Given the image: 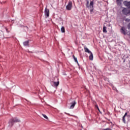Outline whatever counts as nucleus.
Wrapping results in <instances>:
<instances>
[{
  "mask_svg": "<svg viewBox=\"0 0 130 130\" xmlns=\"http://www.w3.org/2000/svg\"><path fill=\"white\" fill-rule=\"evenodd\" d=\"M21 121L17 118H12L9 121V124L10 127H12L14 125V123L15 122H20Z\"/></svg>",
  "mask_w": 130,
  "mask_h": 130,
  "instance_id": "f257e3e1",
  "label": "nucleus"
},
{
  "mask_svg": "<svg viewBox=\"0 0 130 130\" xmlns=\"http://www.w3.org/2000/svg\"><path fill=\"white\" fill-rule=\"evenodd\" d=\"M73 8V2L72 1H69L68 4L66 6V10L67 11H71Z\"/></svg>",
  "mask_w": 130,
  "mask_h": 130,
  "instance_id": "f03ea898",
  "label": "nucleus"
},
{
  "mask_svg": "<svg viewBox=\"0 0 130 130\" xmlns=\"http://www.w3.org/2000/svg\"><path fill=\"white\" fill-rule=\"evenodd\" d=\"M94 1H91L89 4V8H90V13L92 14L93 13V11L94 10Z\"/></svg>",
  "mask_w": 130,
  "mask_h": 130,
  "instance_id": "7ed1b4c3",
  "label": "nucleus"
},
{
  "mask_svg": "<svg viewBox=\"0 0 130 130\" xmlns=\"http://www.w3.org/2000/svg\"><path fill=\"white\" fill-rule=\"evenodd\" d=\"M122 13L123 14V15H128V14H130V10H128L126 8H124L122 10Z\"/></svg>",
  "mask_w": 130,
  "mask_h": 130,
  "instance_id": "20e7f679",
  "label": "nucleus"
},
{
  "mask_svg": "<svg viewBox=\"0 0 130 130\" xmlns=\"http://www.w3.org/2000/svg\"><path fill=\"white\" fill-rule=\"evenodd\" d=\"M45 16L46 18H48L49 17V9L46 8L45 9Z\"/></svg>",
  "mask_w": 130,
  "mask_h": 130,
  "instance_id": "39448f33",
  "label": "nucleus"
},
{
  "mask_svg": "<svg viewBox=\"0 0 130 130\" xmlns=\"http://www.w3.org/2000/svg\"><path fill=\"white\" fill-rule=\"evenodd\" d=\"M70 104L71 106L70 108V109H73L75 107V106L77 104V102L76 101H74L72 102Z\"/></svg>",
  "mask_w": 130,
  "mask_h": 130,
  "instance_id": "423d86ee",
  "label": "nucleus"
},
{
  "mask_svg": "<svg viewBox=\"0 0 130 130\" xmlns=\"http://www.w3.org/2000/svg\"><path fill=\"white\" fill-rule=\"evenodd\" d=\"M124 5L128 7V9H130V2L124 1Z\"/></svg>",
  "mask_w": 130,
  "mask_h": 130,
  "instance_id": "0eeeda50",
  "label": "nucleus"
},
{
  "mask_svg": "<svg viewBox=\"0 0 130 130\" xmlns=\"http://www.w3.org/2000/svg\"><path fill=\"white\" fill-rule=\"evenodd\" d=\"M121 33L124 35H126V32L125 31V28L124 27H122L121 28Z\"/></svg>",
  "mask_w": 130,
  "mask_h": 130,
  "instance_id": "6e6552de",
  "label": "nucleus"
},
{
  "mask_svg": "<svg viewBox=\"0 0 130 130\" xmlns=\"http://www.w3.org/2000/svg\"><path fill=\"white\" fill-rule=\"evenodd\" d=\"M125 116H128V115H127V112L125 113L122 119V120L124 123H125Z\"/></svg>",
  "mask_w": 130,
  "mask_h": 130,
  "instance_id": "1a4fd4ad",
  "label": "nucleus"
},
{
  "mask_svg": "<svg viewBox=\"0 0 130 130\" xmlns=\"http://www.w3.org/2000/svg\"><path fill=\"white\" fill-rule=\"evenodd\" d=\"M84 51H85V52H87V53H92V52H91L90 51V50H89V49H88V48L85 47H84Z\"/></svg>",
  "mask_w": 130,
  "mask_h": 130,
  "instance_id": "9d476101",
  "label": "nucleus"
},
{
  "mask_svg": "<svg viewBox=\"0 0 130 130\" xmlns=\"http://www.w3.org/2000/svg\"><path fill=\"white\" fill-rule=\"evenodd\" d=\"M24 46H29V41H26L23 42Z\"/></svg>",
  "mask_w": 130,
  "mask_h": 130,
  "instance_id": "9b49d317",
  "label": "nucleus"
},
{
  "mask_svg": "<svg viewBox=\"0 0 130 130\" xmlns=\"http://www.w3.org/2000/svg\"><path fill=\"white\" fill-rule=\"evenodd\" d=\"M93 53L91 52L90 53L89 59L90 60H93Z\"/></svg>",
  "mask_w": 130,
  "mask_h": 130,
  "instance_id": "f8f14e48",
  "label": "nucleus"
},
{
  "mask_svg": "<svg viewBox=\"0 0 130 130\" xmlns=\"http://www.w3.org/2000/svg\"><path fill=\"white\" fill-rule=\"evenodd\" d=\"M122 0H117L116 3L118 6H120L121 5V2Z\"/></svg>",
  "mask_w": 130,
  "mask_h": 130,
  "instance_id": "ddd939ff",
  "label": "nucleus"
},
{
  "mask_svg": "<svg viewBox=\"0 0 130 130\" xmlns=\"http://www.w3.org/2000/svg\"><path fill=\"white\" fill-rule=\"evenodd\" d=\"M54 85L55 87H57L58 86V85H59V82H54Z\"/></svg>",
  "mask_w": 130,
  "mask_h": 130,
  "instance_id": "4468645a",
  "label": "nucleus"
},
{
  "mask_svg": "<svg viewBox=\"0 0 130 130\" xmlns=\"http://www.w3.org/2000/svg\"><path fill=\"white\" fill-rule=\"evenodd\" d=\"M103 31L104 33H107V30H106V27H105V26H104Z\"/></svg>",
  "mask_w": 130,
  "mask_h": 130,
  "instance_id": "2eb2a0df",
  "label": "nucleus"
},
{
  "mask_svg": "<svg viewBox=\"0 0 130 130\" xmlns=\"http://www.w3.org/2000/svg\"><path fill=\"white\" fill-rule=\"evenodd\" d=\"M61 31L62 32V33H64V32H66V29H64V27L62 26L61 28Z\"/></svg>",
  "mask_w": 130,
  "mask_h": 130,
  "instance_id": "dca6fc26",
  "label": "nucleus"
},
{
  "mask_svg": "<svg viewBox=\"0 0 130 130\" xmlns=\"http://www.w3.org/2000/svg\"><path fill=\"white\" fill-rule=\"evenodd\" d=\"M73 58L75 61L77 62V63H79V62H78V59H77V57H75V55H73Z\"/></svg>",
  "mask_w": 130,
  "mask_h": 130,
  "instance_id": "f3484780",
  "label": "nucleus"
},
{
  "mask_svg": "<svg viewBox=\"0 0 130 130\" xmlns=\"http://www.w3.org/2000/svg\"><path fill=\"white\" fill-rule=\"evenodd\" d=\"M42 116H43V117H44V118H45L46 119H48V117H47V116H46V115L42 114Z\"/></svg>",
  "mask_w": 130,
  "mask_h": 130,
  "instance_id": "a211bd4d",
  "label": "nucleus"
},
{
  "mask_svg": "<svg viewBox=\"0 0 130 130\" xmlns=\"http://www.w3.org/2000/svg\"><path fill=\"white\" fill-rule=\"evenodd\" d=\"M2 36H4V32H3L2 30H0V37H2Z\"/></svg>",
  "mask_w": 130,
  "mask_h": 130,
  "instance_id": "6ab92c4d",
  "label": "nucleus"
},
{
  "mask_svg": "<svg viewBox=\"0 0 130 130\" xmlns=\"http://www.w3.org/2000/svg\"><path fill=\"white\" fill-rule=\"evenodd\" d=\"M86 7H87V8H89V7H90V6H89V2L88 1L87 2Z\"/></svg>",
  "mask_w": 130,
  "mask_h": 130,
  "instance_id": "aec40b11",
  "label": "nucleus"
},
{
  "mask_svg": "<svg viewBox=\"0 0 130 130\" xmlns=\"http://www.w3.org/2000/svg\"><path fill=\"white\" fill-rule=\"evenodd\" d=\"M98 110L99 111V112H100V113H101V111H100V109H99V108H98Z\"/></svg>",
  "mask_w": 130,
  "mask_h": 130,
  "instance_id": "412c9836",
  "label": "nucleus"
},
{
  "mask_svg": "<svg viewBox=\"0 0 130 130\" xmlns=\"http://www.w3.org/2000/svg\"><path fill=\"white\" fill-rule=\"evenodd\" d=\"M6 31H7V32L8 33H9V32H10L8 30V28H6Z\"/></svg>",
  "mask_w": 130,
  "mask_h": 130,
  "instance_id": "4be33fe9",
  "label": "nucleus"
},
{
  "mask_svg": "<svg viewBox=\"0 0 130 130\" xmlns=\"http://www.w3.org/2000/svg\"><path fill=\"white\" fill-rule=\"evenodd\" d=\"M95 107L97 108V109H98V108H99V107H98V105H95Z\"/></svg>",
  "mask_w": 130,
  "mask_h": 130,
  "instance_id": "5701e85b",
  "label": "nucleus"
},
{
  "mask_svg": "<svg viewBox=\"0 0 130 130\" xmlns=\"http://www.w3.org/2000/svg\"><path fill=\"white\" fill-rule=\"evenodd\" d=\"M25 28H26V29L28 30V29H29L28 28V26H25Z\"/></svg>",
  "mask_w": 130,
  "mask_h": 130,
  "instance_id": "b1692460",
  "label": "nucleus"
},
{
  "mask_svg": "<svg viewBox=\"0 0 130 130\" xmlns=\"http://www.w3.org/2000/svg\"><path fill=\"white\" fill-rule=\"evenodd\" d=\"M127 20H128V21H129V19H126V21H127Z\"/></svg>",
  "mask_w": 130,
  "mask_h": 130,
  "instance_id": "393cba45",
  "label": "nucleus"
},
{
  "mask_svg": "<svg viewBox=\"0 0 130 130\" xmlns=\"http://www.w3.org/2000/svg\"><path fill=\"white\" fill-rule=\"evenodd\" d=\"M68 114V115H70V114Z\"/></svg>",
  "mask_w": 130,
  "mask_h": 130,
  "instance_id": "a878e982",
  "label": "nucleus"
}]
</instances>
